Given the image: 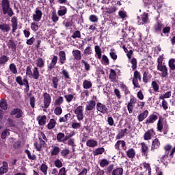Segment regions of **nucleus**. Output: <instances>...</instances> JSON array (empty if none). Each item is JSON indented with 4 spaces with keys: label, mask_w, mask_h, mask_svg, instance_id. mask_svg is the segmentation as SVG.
<instances>
[{
    "label": "nucleus",
    "mask_w": 175,
    "mask_h": 175,
    "mask_svg": "<svg viewBox=\"0 0 175 175\" xmlns=\"http://www.w3.org/2000/svg\"><path fill=\"white\" fill-rule=\"evenodd\" d=\"M157 70L161 72V77H162V79L166 77V76L169 75L167 72V67H166L165 65L157 66Z\"/></svg>",
    "instance_id": "nucleus-8"
},
{
    "label": "nucleus",
    "mask_w": 175,
    "mask_h": 175,
    "mask_svg": "<svg viewBox=\"0 0 175 175\" xmlns=\"http://www.w3.org/2000/svg\"><path fill=\"white\" fill-rule=\"evenodd\" d=\"M133 79H135L137 80H139V81H142V75H140V72H139V71H135L134 77Z\"/></svg>",
    "instance_id": "nucleus-55"
},
{
    "label": "nucleus",
    "mask_w": 175,
    "mask_h": 175,
    "mask_svg": "<svg viewBox=\"0 0 175 175\" xmlns=\"http://www.w3.org/2000/svg\"><path fill=\"white\" fill-rule=\"evenodd\" d=\"M88 147H96L98 146V142L94 139H89L86 142Z\"/></svg>",
    "instance_id": "nucleus-31"
},
{
    "label": "nucleus",
    "mask_w": 175,
    "mask_h": 175,
    "mask_svg": "<svg viewBox=\"0 0 175 175\" xmlns=\"http://www.w3.org/2000/svg\"><path fill=\"white\" fill-rule=\"evenodd\" d=\"M156 120H158V116L157 115H150L146 120V124H154Z\"/></svg>",
    "instance_id": "nucleus-20"
},
{
    "label": "nucleus",
    "mask_w": 175,
    "mask_h": 175,
    "mask_svg": "<svg viewBox=\"0 0 175 175\" xmlns=\"http://www.w3.org/2000/svg\"><path fill=\"white\" fill-rule=\"evenodd\" d=\"M128 129H122L118 133V135H117V139H122V137L125 136V134L126 133Z\"/></svg>",
    "instance_id": "nucleus-47"
},
{
    "label": "nucleus",
    "mask_w": 175,
    "mask_h": 175,
    "mask_svg": "<svg viewBox=\"0 0 175 175\" xmlns=\"http://www.w3.org/2000/svg\"><path fill=\"white\" fill-rule=\"evenodd\" d=\"M10 135V133L9 132V130L6 129L1 133V139H5V137H8Z\"/></svg>",
    "instance_id": "nucleus-61"
},
{
    "label": "nucleus",
    "mask_w": 175,
    "mask_h": 175,
    "mask_svg": "<svg viewBox=\"0 0 175 175\" xmlns=\"http://www.w3.org/2000/svg\"><path fill=\"white\" fill-rule=\"evenodd\" d=\"M103 152H105V148H98L94 151V155H100L101 154H103Z\"/></svg>",
    "instance_id": "nucleus-48"
},
{
    "label": "nucleus",
    "mask_w": 175,
    "mask_h": 175,
    "mask_svg": "<svg viewBox=\"0 0 175 175\" xmlns=\"http://www.w3.org/2000/svg\"><path fill=\"white\" fill-rule=\"evenodd\" d=\"M58 175H66V168L65 167H62L59 170Z\"/></svg>",
    "instance_id": "nucleus-64"
},
{
    "label": "nucleus",
    "mask_w": 175,
    "mask_h": 175,
    "mask_svg": "<svg viewBox=\"0 0 175 175\" xmlns=\"http://www.w3.org/2000/svg\"><path fill=\"white\" fill-rule=\"evenodd\" d=\"M127 157L129 158H134L135 155H136V153L135 152V150L133 148L129 149L127 152Z\"/></svg>",
    "instance_id": "nucleus-44"
},
{
    "label": "nucleus",
    "mask_w": 175,
    "mask_h": 175,
    "mask_svg": "<svg viewBox=\"0 0 175 175\" xmlns=\"http://www.w3.org/2000/svg\"><path fill=\"white\" fill-rule=\"evenodd\" d=\"M112 175H122L124 174V169L122 167H117L112 170Z\"/></svg>",
    "instance_id": "nucleus-21"
},
{
    "label": "nucleus",
    "mask_w": 175,
    "mask_h": 175,
    "mask_svg": "<svg viewBox=\"0 0 175 175\" xmlns=\"http://www.w3.org/2000/svg\"><path fill=\"white\" fill-rule=\"evenodd\" d=\"M64 98L66 100V102H68V103H70V102H72V100H73L75 99V94H66L64 95Z\"/></svg>",
    "instance_id": "nucleus-41"
},
{
    "label": "nucleus",
    "mask_w": 175,
    "mask_h": 175,
    "mask_svg": "<svg viewBox=\"0 0 175 175\" xmlns=\"http://www.w3.org/2000/svg\"><path fill=\"white\" fill-rule=\"evenodd\" d=\"M89 20L92 22V23H98V16L95 14H92L89 17Z\"/></svg>",
    "instance_id": "nucleus-53"
},
{
    "label": "nucleus",
    "mask_w": 175,
    "mask_h": 175,
    "mask_svg": "<svg viewBox=\"0 0 175 175\" xmlns=\"http://www.w3.org/2000/svg\"><path fill=\"white\" fill-rule=\"evenodd\" d=\"M0 107L3 110H8V102L5 99L0 100Z\"/></svg>",
    "instance_id": "nucleus-36"
},
{
    "label": "nucleus",
    "mask_w": 175,
    "mask_h": 175,
    "mask_svg": "<svg viewBox=\"0 0 175 175\" xmlns=\"http://www.w3.org/2000/svg\"><path fill=\"white\" fill-rule=\"evenodd\" d=\"M54 113L56 116H61L62 114V108L61 107H57L54 110Z\"/></svg>",
    "instance_id": "nucleus-57"
},
{
    "label": "nucleus",
    "mask_w": 175,
    "mask_h": 175,
    "mask_svg": "<svg viewBox=\"0 0 175 175\" xmlns=\"http://www.w3.org/2000/svg\"><path fill=\"white\" fill-rule=\"evenodd\" d=\"M61 152V148L55 145L51 146V157H57Z\"/></svg>",
    "instance_id": "nucleus-9"
},
{
    "label": "nucleus",
    "mask_w": 175,
    "mask_h": 175,
    "mask_svg": "<svg viewBox=\"0 0 175 175\" xmlns=\"http://www.w3.org/2000/svg\"><path fill=\"white\" fill-rule=\"evenodd\" d=\"M36 65L37 68H44V60L41 57L38 58L36 61Z\"/></svg>",
    "instance_id": "nucleus-24"
},
{
    "label": "nucleus",
    "mask_w": 175,
    "mask_h": 175,
    "mask_svg": "<svg viewBox=\"0 0 175 175\" xmlns=\"http://www.w3.org/2000/svg\"><path fill=\"white\" fill-rule=\"evenodd\" d=\"M54 165H55V167H58L59 169V167H62V161H61V160H59V159H57L54 161Z\"/></svg>",
    "instance_id": "nucleus-54"
},
{
    "label": "nucleus",
    "mask_w": 175,
    "mask_h": 175,
    "mask_svg": "<svg viewBox=\"0 0 175 175\" xmlns=\"http://www.w3.org/2000/svg\"><path fill=\"white\" fill-rule=\"evenodd\" d=\"M172 96V92H167L164 94H161L159 96V99H161L162 100H165V99H167Z\"/></svg>",
    "instance_id": "nucleus-37"
},
{
    "label": "nucleus",
    "mask_w": 175,
    "mask_h": 175,
    "mask_svg": "<svg viewBox=\"0 0 175 175\" xmlns=\"http://www.w3.org/2000/svg\"><path fill=\"white\" fill-rule=\"evenodd\" d=\"M46 120H47V117L46 116H39L37 118V120L38 121V124L40 126L46 125Z\"/></svg>",
    "instance_id": "nucleus-18"
},
{
    "label": "nucleus",
    "mask_w": 175,
    "mask_h": 175,
    "mask_svg": "<svg viewBox=\"0 0 175 175\" xmlns=\"http://www.w3.org/2000/svg\"><path fill=\"white\" fill-rule=\"evenodd\" d=\"M9 69L10 72L14 75L17 74V67L16 66V64H14V63L10 64Z\"/></svg>",
    "instance_id": "nucleus-39"
},
{
    "label": "nucleus",
    "mask_w": 175,
    "mask_h": 175,
    "mask_svg": "<svg viewBox=\"0 0 175 175\" xmlns=\"http://www.w3.org/2000/svg\"><path fill=\"white\" fill-rule=\"evenodd\" d=\"M175 59H170L168 64L171 70H175Z\"/></svg>",
    "instance_id": "nucleus-49"
},
{
    "label": "nucleus",
    "mask_w": 175,
    "mask_h": 175,
    "mask_svg": "<svg viewBox=\"0 0 175 175\" xmlns=\"http://www.w3.org/2000/svg\"><path fill=\"white\" fill-rule=\"evenodd\" d=\"M162 23L161 22H157L155 25H154V29L155 31H161L162 29Z\"/></svg>",
    "instance_id": "nucleus-56"
},
{
    "label": "nucleus",
    "mask_w": 175,
    "mask_h": 175,
    "mask_svg": "<svg viewBox=\"0 0 175 175\" xmlns=\"http://www.w3.org/2000/svg\"><path fill=\"white\" fill-rule=\"evenodd\" d=\"M67 12H68V10L66 9V7L60 6L59 10L57 11V14L58 16H65Z\"/></svg>",
    "instance_id": "nucleus-26"
},
{
    "label": "nucleus",
    "mask_w": 175,
    "mask_h": 175,
    "mask_svg": "<svg viewBox=\"0 0 175 175\" xmlns=\"http://www.w3.org/2000/svg\"><path fill=\"white\" fill-rule=\"evenodd\" d=\"M120 88H121L122 91H123V92H124L125 95H128L129 94H131L129 89L125 85V84L121 83Z\"/></svg>",
    "instance_id": "nucleus-40"
},
{
    "label": "nucleus",
    "mask_w": 175,
    "mask_h": 175,
    "mask_svg": "<svg viewBox=\"0 0 175 175\" xmlns=\"http://www.w3.org/2000/svg\"><path fill=\"white\" fill-rule=\"evenodd\" d=\"M116 77H117V73L116 72V70L111 69L110 71L109 79L111 80V81L116 83V81H117Z\"/></svg>",
    "instance_id": "nucleus-29"
},
{
    "label": "nucleus",
    "mask_w": 175,
    "mask_h": 175,
    "mask_svg": "<svg viewBox=\"0 0 175 175\" xmlns=\"http://www.w3.org/2000/svg\"><path fill=\"white\" fill-rule=\"evenodd\" d=\"M59 61L62 64H64L65 61H66V53H65V51H61L59 53Z\"/></svg>",
    "instance_id": "nucleus-22"
},
{
    "label": "nucleus",
    "mask_w": 175,
    "mask_h": 175,
    "mask_svg": "<svg viewBox=\"0 0 175 175\" xmlns=\"http://www.w3.org/2000/svg\"><path fill=\"white\" fill-rule=\"evenodd\" d=\"M43 98H44V109H49V107L51 103V96H50V94H49L47 92H44L43 94Z\"/></svg>",
    "instance_id": "nucleus-3"
},
{
    "label": "nucleus",
    "mask_w": 175,
    "mask_h": 175,
    "mask_svg": "<svg viewBox=\"0 0 175 175\" xmlns=\"http://www.w3.org/2000/svg\"><path fill=\"white\" fill-rule=\"evenodd\" d=\"M9 61V57L5 55L0 56V66L6 65V62Z\"/></svg>",
    "instance_id": "nucleus-23"
},
{
    "label": "nucleus",
    "mask_w": 175,
    "mask_h": 175,
    "mask_svg": "<svg viewBox=\"0 0 175 175\" xmlns=\"http://www.w3.org/2000/svg\"><path fill=\"white\" fill-rule=\"evenodd\" d=\"M16 81L19 84V85H24L26 87L27 91H29V85L28 84V80L25 78L23 81V78L20 76H18L16 78Z\"/></svg>",
    "instance_id": "nucleus-4"
},
{
    "label": "nucleus",
    "mask_w": 175,
    "mask_h": 175,
    "mask_svg": "<svg viewBox=\"0 0 175 175\" xmlns=\"http://www.w3.org/2000/svg\"><path fill=\"white\" fill-rule=\"evenodd\" d=\"M42 13L40 10H36L35 13L33 14V20L36 23H39L42 20Z\"/></svg>",
    "instance_id": "nucleus-10"
},
{
    "label": "nucleus",
    "mask_w": 175,
    "mask_h": 175,
    "mask_svg": "<svg viewBox=\"0 0 175 175\" xmlns=\"http://www.w3.org/2000/svg\"><path fill=\"white\" fill-rule=\"evenodd\" d=\"M114 94H115L116 96L118 98V99H121L122 96H121V92L120 91V90L115 88Z\"/></svg>",
    "instance_id": "nucleus-62"
},
{
    "label": "nucleus",
    "mask_w": 175,
    "mask_h": 175,
    "mask_svg": "<svg viewBox=\"0 0 175 175\" xmlns=\"http://www.w3.org/2000/svg\"><path fill=\"white\" fill-rule=\"evenodd\" d=\"M47 169H49V167H47L46 164L42 163L40 165V170L42 172V173H44V175L47 174Z\"/></svg>",
    "instance_id": "nucleus-50"
},
{
    "label": "nucleus",
    "mask_w": 175,
    "mask_h": 175,
    "mask_svg": "<svg viewBox=\"0 0 175 175\" xmlns=\"http://www.w3.org/2000/svg\"><path fill=\"white\" fill-rule=\"evenodd\" d=\"M148 116V111L145 110L144 112H142L141 114L138 115L137 118L139 122H142V121H144L146 118Z\"/></svg>",
    "instance_id": "nucleus-16"
},
{
    "label": "nucleus",
    "mask_w": 175,
    "mask_h": 175,
    "mask_svg": "<svg viewBox=\"0 0 175 175\" xmlns=\"http://www.w3.org/2000/svg\"><path fill=\"white\" fill-rule=\"evenodd\" d=\"M162 129H163V120L160 118L157 122V130L161 132Z\"/></svg>",
    "instance_id": "nucleus-43"
},
{
    "label": "nucleus",
    "mask_w": 175,
    "mask_h": 175,
    "mask_svg": "<svg viewBox=\"0 0 175 175\" xmlns=\"http://www.w3.org/2000/svg\"><path fill=\"white\" fill-rule=\"evenodd\" d=\"M107 165H109V161H107V159H103L101 160L100 163V166L101 167H105V166H107Z\"/></svg>",
    "instance_id": "nucleus-63"
},
{
    "label": "nucleus",
    "mask_w": 175,
    "mask_h": 175,
    "mask_svg": "<svg viewBox=\"0 0 175 175\" xmlns=\"http://www.w3.org/2000/svg\"><path fill=\"white\" fill-rule=\"evenodd\" d=\"M151 85L154 92H158L159 91V85H158V83H157V81H152Z\"/></svg>",
    "instance_id": "nucleus-45"
},
{
    "label": "nucleus",
    "mask_w": 175,
    "mask_h": 175,
    "mask_svg": "<svg viewBox=\"0 0 175 175\" xmlns=\"http://www.w3.org/2000/svg\"><path fill=\"white\" fill-rule=\"evenodd\" d=\"M155 135V133L153 129L148 130L144 135V140H151Z\"/></svg>",
    "instance_id": "nucleus-11"
},
{
    "label": "nucleus",
    "mask_w": 175,
    "mask_h": 175,
    "mask_svg": "<svg viewBox=\"0 0 175 175\" xmlns=\"http://www.w3.org/2000/svg\"><path fill=\"white\" fill-rule=\"evenodd\" d=\"M70 152V150H69V149H63L61 150V155L62 157H66L69 155Z\"/></svg>",
    "instance_id": "nucleus-59"
},
{
    "label": "nucleus",
    "mask_w": 175,
    "mask_h": 175,
    "mask_svg": "<svg viewBox=\"0 0 175 175\" xmlns=\"http://www.w3.org/2000/svg\"><path fill=\"white\" fill-rule=\"evenodd\" d=\"M64 103V97L59 96L55 100V106H61Z\"/></svg>",
    "instance_id": "nucleus-46"
},
{
    "label": "nucleus",
    "mask_w": 175,
    "mask_h": 175,
    "mask_svg": "<svg viewBox=\"0 0 175 175\" xmlns=\"http://www.w3.org/2000/svg\"><path fill=\"white\" fill-rule=\"evenodd\" d=\"M71 126L72 129H80L81 128V123L74 122L72 123Z\"/></svg>",
    "instance_id": "nucleus-52"
},
{
    "label": "nucleus",
    "mask_w": 175,
    "mask_h": 175,
    "mask_svg": "<svg viewBox=\"0 0 175 175\" xmlns=\"http://www.w3.org/2000/svg\"><path fill=\"white\" fill-rule=\"evenodd\" d=\"M140 145L142 147V150L143 154H144V155L147 157V152L148 151V146H147V144H146V143L144 142L141 143Z\"/></svg>",
    "instance_id": "nucleus-33"
},
{
    "label": "nucleus",
    "mask_w": 175,
    "mask_h": 175,
    "mask_svg": "<svg viewBox=\"0 0 175 175\" xmlns=\"http://www.w3.org/2000/svg\"><path fill=\"white\" fill-rule=\"evenodd\" d=\"M57 140L59 143H64V142H66V137H65V134L63 133H59L57 135Z\"/></svg>",
    "instance_id": "nucleus-19"
},
{
    "label": "nucleus",
    "mask_w": 175,
    "mask_h": 175,
    "mask_svg": "<svg viewBox=\"0 0 175 175\" xmlns=\"http://www.w3.org/2000/svg\"><path fill=\"white\" fill-rule=\"evenodd\" d=\"M95 51H96V57L98 59H100V58L102 57V51L100 50V47H99V46L96 45L95 46Z\"/></svg>",
    "instance_id": "nucleus-35"
},
{
    "label": "nucleus",
    "mask_w": 175,
    "mask_h": 175,
    "mask_svg": "<svg viewBox=\"0 0 175 175\" xmlns=\"http://www.w3.org/2000/svg\"><path fill=\"white\" fill-rule=\"evenodd\" d=\"M58 61L57 56H53L51 63L48 65V70H52L53 68H55V65H57V62Z\"/></svg>",
    "instance_id": "nucleus-13"
},
{
    "label": "nucleus",
    "mask_w": 175,
    "mask_h": 175,
    "mask_svg": "<svg viewBox=\"0 0 175 175\" xmlns=\"http://www.w3.org/2000/svg\"><path fill=\"white\" fill-rule=\"evenodd\" d=\"M11 23H12V33H14V32L17 31V27H18L17 17L16 16L12 17L11 19Z\"/></svg>",
    "instance_id": "nucleus-14"
},
{
    "label": "nucleus",
    "mask_w": 175,
    "mask_h": 175,
    "mask_svg": "<svg viewBox=\"0 0 175 175\" xmlns=\"http://www.w3.org/2000/svg\"><path fill=\"white\" fill-rule=\"evenodd\" d=\"M10 114L11 116H14L16 118H21L24 113L23 112V110H21V109L15 108L11 111Z\"/></svg>",
    "instance_id": "nucleus-6"
},
{
    "label": "nucleus",
    "mask_w": 175,
    "mask_h": 175,
    "mask_svg": "<svg viewBox=\"0 0 175 175\" xmlns=\"http://www.w3.org/2000/svg\"><path fill=\"white\" fill-rule=\"evenodd\" d=\"M8 170H9L8 162L3 161V165L0 167V174H5V173H8Z\"/></svg>",
    "instance_id": "nucleus-15"
},
{
    "label": "nucleus",
    "mask_w": 175,
    "mask_h": 175,
    "mask_svg": "<svg viewBox=\"0 0 175 175\" xmlns=\"http://www.w3.org/2000/svg\"><path fill=\"white\" fill-rule=\"evenodd\" d=\"M123 49L124 50L125 53H127L126 55L129 59H131V57H132V54H133V51L130 49L128 51V49L125 48V45L123 46Z\"/></svg>",
    "instance_id": "nucleus-51"
},
{
    "label": "nucleus",
    "mask_w": 175,
    "mask_h": 175,
    "mask_svg": "<svg viewBox=\"0 0 175 175\" xmlns=\"http://www.w3.org/2000/svg\"><path fill=\"white\" fill-rule=\"evenodd\" d=\"M160 146H161V142H159V139H158V138L154 139L152 143L151 151H155V150H158Z\"/></svg>",
    "instance_id": "nucleus-12"
},
{
    "label": "nucleus",
    "mask_w": 175,
    "mask_h": 175,
    "mask_svg": "<svg viewBox=\"0 0 175 175\" xmlns=\"http://www.w3.org/2000/svg\"><path fill=\"white\" fill-rule=\"evenodd\" d=\"M75 114L78 121L84 120V107L79 105L75 109Z\"/></svg>",
    "instance_id": "nucleus-2"
},
{
    "label": "nucleus",
    "mask_w": 175,
    "mask_h": 175,
    "mask_svg": "<svg viewBox=\"0 0 175 175\" xmlns=\"http://www.w3.org/2000/svg\"><path fill=\"white\" fill-rule=\"evenodd\" d=\"M40 76V75L39 72V68H38V67H34L32 70L31 77H33V79H34V80H38Z\"/></svg>",
    "instance_id": "nucleus-17"
},
{
    "label": "nucleus",
    "mask_w": 175,
    "mask_h": 175,
    "mask_svg": "<svg viewBox=\"0 0 175 175\" xmlns=\"http://www.w3.org/2000/svg\"><path fill=\"white\" fill-rule=\"evenodd\" d=\"M83 87L85 90H90L92 87V83L88 80H85L83 83Z\"/></svg>",
    "instance_id": "nucleus-34"
},
{
    "label": "nucleus",
    "mask_w": 175,
    "mask_h": 175,
    "mask_svg": "<svg viewBox=\"0 0 175 175\" xmlns=\"http://www.w3.org/2000/svg\"><path fill=\"white\" fill-rule=\"evenodd\" d=\"M68 144L72 147V152L75 151L76 144L75 143V139L72 138L68 141Z\"/></svg>",
    "instance_id": "nucleus-38"
},
{
    "label": "nucleus",
    "mask_w": 175,
    "mask_h": 175,
    "mask_svg": "<svg viewBox=\"0 0 175 175\" xmlns=\"http://www.w3.org/2000/svg\"><path fill=\"white\" fill-rule=\"evenodd\" d=\"M142 21H138L139 25L140 24H144V23H147L148 21V14L144 13L142 16Z\"/></svg>",
    "instance_id": "nucleus-32"
},
{
    "label": "nucleus",
    "mask_w": 175,
    "mask_h": 175,
    "mask_svg": "<svg viewBox=\"0 0 175 175\" xmlns=\"http://www.w3.org/2000/svg\"><path fill=\"white\" fill-rule=\"evenodd\" d=\"M66 138L68 140V139H70V137H73L76 135V133L73 131H70L69 133H66Z\"/></svg>",
    "instance_id": "nucleus-60"
},
{
    "label": "nucleus",
    "mask_w": 175,
    "mask_h": 175,
    "mask_svg": "<svg viewBox=\"0 0 175 175\" xmlns=\"http://www.w3.org/2000/svg\"><path fill=\"white\" fill-rule=\"evenodd\" d=\"M142 166L144 167V169H146V170H148V174H151V166L150 164L147 163H142Z\"/></svg>",
    "instance_id": "nucleus-58"
},
{
    "label": "nucleus",
    "mask_w": 175,
    "mask_h": 175,
    "mask_svg": "<svg viewBox=\"0 0 175 175\" xmlns=\"http://www.w3.org/2000/svg\"><path fill=\"white\" fill-rule=\"evenodd\" d=\"M0 29L1 31H4L5 32H9L10 30V25L6 23L0 24Z\"/></svg>",
    "instance_id": "nucleus-30"
},
{
    "label": "nucleus",
    "mask_w": 175,
    "mask_h": 175,
    "mask_svg": "<svg viewBox=\"0 0 175 175\" xmlns=\"http://www.w3.org/2000/svg\"><path fill=\"white\" fill-rule=\"evenodd\" d=\"M61 75H63V76L66 80H69V79H70V76L69 75V72H68L64 68L62 69Z\"/></svg>",
    "instance_id": "nucleus-42"
},
{
    "label": "nucleus",
    "mask_w": 175,
    "mask_h": 175,
    "mask_svg": "<svg viewBox=\"0 0 175 175\" xmlns=\"http://www.w3.org/2000/svg\"><path fill=\"white\" fill-rule=\"evenodd\" d=\"M57 125V122L54 119H51L47 124V128L49 130L54 129Z\"/></svg>",
    "instance_id": "nucleus-27"
},
{
    "label": "nucleus",
    "mask_w": 175,
    "mask_h": 175,
    "mask_svg": "<svg viewBox=\"0 0 175 175\" xmlns=\"http://www.w3.org/2000/svg\"><path fill=\"white\" fill-rule=\"evenodd\" d=\"M1 7L3 14H8L10 17H12V16L14 14L13 10L10 8V2H9V0H2Z\"/></svg>",
    "instance_id": "nucleus-1"
},
{
    "label": "nucleus",
    "mask_w": 175,
    "mask_h": 175,
    "mask_svg": "<svg viewBox=\"0 0 175 175\" xmlns=\"http://www.w3.org/2000/svg\"><path fill=\"white\" fill-rule=\"evenodd\" d=\"M95 106H96V102L95 100H91L88 101L85 107L86 111H92L95 109Z\"/></svg>",
    "instance_id": "nucleus-7"
},
{
    "label": "nucleus",
    "mask_w": 175,
    "mask_h": 175,
    "mask_svg": "<svg viewBox=\"0 0 175 175\" xmlns=\"http://www.w3.org/2000/svg\"><path fill=\"white\" fill-rule=\"evenodd\" d=\"M72 55L75 59L80 60L81 59V52L79 50H75L72 51Z\"/></svg>",
    "instance_id": "nucleus-28"
},
{
    "label": "nucleus",
    "mask_w": 175,
    "mask_h": 175,
    "mask_svg": "<svg viewBox=\"0 0 175 175\" xmlns=\"http://www.w3.org/2000/svg\"><path fill=\"white\" fill-rule=\"evenodd\" d=\"M58 83H59V79H58V77H53L52 78L51 87H53V88H55V90H57V88H58Z\"/></svg>",
    "instance_id": "nucleus-25"
},
{
    "label": "nucleus",
    "mask_w": 175,
    "mask_h": 175,
    "mask_svg": "<svg viewBox=\"0 0 175 175\" xmlns=\"http://www.w3.org/2000/svg\"><path fill=\"white\" fill-rule=\"evenodd\" d=\"M96 110L97 111L102 113V114H107V113L109 112V109H107V107L101 103H97Z\"/></svg>",
    "instance_id": "nucleus-5"
}]
</instances>
